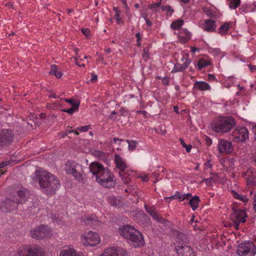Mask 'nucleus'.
I'll list each match as a JSON object with an SVG mask.
<instances>
[{
	"label": "nucleus",
	"mask_w": 256,
	"mask_h": 256,
	"mask_svg": "<svg viewBox=\"0 0 256 256\" xmlns=\"http://www.w3.org/2000/svg\"><path fill=\"white\" fill-rule=\"evenodd\" d=\"M241 201L243 202L244 203H246L248 202V199L245 196L241 195L240 198L239 199Z\"/></svg>",
	"instance_id": "c03bdc74"
},
{
	"label": "nucleus",
	"mask_w": 256,
	"mask_h": 256,
	"mask_svg": "<svg viewBox=\"0 0 256 256\" xmlns=\"http://www.w3.org/2000/svg\"><path fill=\"white\" fill-rule=\"evenodd\" d=\"M32 178L38 182L42 190L47 194H54L60 186L58 180L53 174L42 170H36Z\"/></svg>",
	"instance_id": "f257e3e1"
},
{
	"label": "nucleus",
	"mask_w": 256,
	"mask_h": 256,
	"mask_svg": "<svg viewBox=\"0 0 256 256\" xmlns=\"http://www.w3.org/2000/svg\"><path fill=\"white\" fill-rule=\"evenodd\" d=\"M210 64V61L208 58H200L198 62V67L199 70L206 67Z\"/></svg>",
	"instance_id": "c85d7f7f"
},
{
	"label": "nucleus",
	"mask_w": 256,
	"mask_h": 256,
	"mask_svg": "<svg viewBox=\"0 0 256 256\" xmlns=\"http://www.w3.org/2000/svg\"><path fill=\"white\" fill-rule=\"evenodd\" d=\"M50 74H54L58 78H60L62 76L61 72L58 70L56 65H52L51 66V70L50 72Z\"/></svg>",
	"instance_id": "c756f323"
},
{
	"label": "nucleus",
	"mask_w": 256,
	"mask_h": 256,
	"mask_svg": "<svg viewBox=\"0 0 256 256\" xmlns=\"http://www.w3.org/2000/svg\"><path fill=\"white\" fill-rule=\"evenodd\" d=\"M82 223L84 225H98V218L94 216H88L82 218Z\"/></svg>",
	"instance_id": "4be33fe9"
},
{
	"label": "nucleus",
	"mask_w": 256,
	"mask_h": 256,
	"mask_svg": "<svg viewBox=\"0 0 256 256\" xmlns=\"http://www.w3.org/2000/svg\"><path fill=\"white\" fill-rule=\"evenodd\" d=\"M114 11L115 12L114 18L116 24L120 26H123L124 24V22L122 20L124 16L120 14V11L116 7L114 8Z\"/></svg>",
	"instance_id": "5701e85b"
},
{
	"label": "nucleus",
	"mask_w": 256,
	"mask_h": 256,
	"mask_svg": "<svg viewBox=\"0 0 256 256\" xmlns=\"http://www.w3.org/2000/svg\"><path fill=\"white\" fill-rule=\"evenodd\" d=\"M44 252L38 246H25L20 247L17 256H43Z\"/></svg>",
	"instance_id": "6e6552de"
},
{
	"label": "nucleus",
	"mask_w": 256,
	"mask_h": 256,
	"mask_svg": "<svg viewBox=\"0 0 256 256\" xmlns=\"http://www.w3.org/2000/svg\"><path fill=\"white\" fill-rule=\"evenodd\" d=\"M136 37L137 38V40L138 42L140 41L141 38L140 34V33H137L136 34Z\"/></svg>",
	"instance_id": "680f3d73"
},
{
	"label": "nucleus",
	"mask_w": 256,
	"mask_h": 256,
	"mask_svg": "<svg viewBox=\"0 0 256 256\" xmlns=\"http://www.w3.org/2000/svg\"><path fill=\"white\" fill-rule=\"evenodd\" d=\"M208 79L210 80H215L216 79L215 76L212 74H208Z\"/></svg>",
	"instance_id": "8fccbe9b"
},
{
	"label": "nucleus",
	"mask_w": 256,
	"mask_h": 256,
	"mask_svg": "<svg viewBox=\"0 0 256 256\" xmlns=\"http://www.w3.org/2000/svg\"><path fill=\"white\" fill-rule=\"evenodd\" d=\"M212 178L204 179L203 180V182L205 181L207 185L210 184H211L212 180Z\"/></svg>",
	"instance_id": "864d4df0"
},
{
	"label": "nucleus",
	"mask_w": 256,
	"mask_h": 256,
	"mask_svg": "<svg viewBox=\"0 0 256 256\" xmlns=\"http://www.w3.org/2000/svg\"><path fill=\"white\" fill-rule=\"evenodd\" d=\"M200 201L199 198L197 196H195L190 200L189 204L193 210H195L197 208Z\"/></svg>",
	"instance_id": "cd10ccee"
},
{
	"label": "nucleus",
	"mask_w": 256,
	"mask_h": 256,
	"mask_svg": "<svg viewBox=\"0 0 256 256\" xmlns=\"http://www.w3.org/2000/svg\"><path fill=\"white\" fill-rule=\"evenodd\" d=\"M236 252L239 256H254L256 247L252 242H244L238 245Z\"/></svg>",
	"instance_id": "1a4fd4ad"
},
{
	"label": "nucleus",
	"mask_w": 256,
	"mask_h": 256,
	"mask_svg": "<svg viewBox=\"0 0 256 256\" xmlns=\"http://www.w3.org/2000/svg\"><path fill=\"white\" fill-rule=\"evenodd\" d=\"M145 20H146V24L148 25V26H152V23L150 22V20H149L148 18H146V17L144 18Z\"/></svg>",
	"instance_id": "052dcab7"
},
{
	"label": "nucleus",
	"mask_w": 256,
	"mask_h": 256,
	"mask_svg": "<svg viewBox=\"0 0 256 256\" xmlns=\"http://www.w3.org/2000/svg\"><path fill=\"white\" fill-rule=\"evenodd\" d=\"M146 212L156 220L158 222H162V218L160 217L157 214L156 212L152 208H148L146 206Z\"/></svg>",
	"instance_id": "bb28decb"
},
{
	"label": "nucleus",
	"mask_w": 256,
	"mask_h": 256,
	"mask_svg": "<svg viewBox=\"0 0 256 256\" xmlns=\"http://www.w3.org/2000/svg\"><path fill=\"white\" fill-rule=\"evenodd\" d=\"M160 2H158L156 3L152 4L150 5V8L154 10L155 8H158L160 6Z\"/></svg>",
	"instance_id": "a19ab883"
},
{
	"label": "nucleus",
	"mask_w": 256,
	"mask_h": 256,
	"mask_svg": "<svg viewBox=\"0 0 256 256\" xmlns=\"http://www.w3.org/2000/svg\"><path fill=\"white\" fill-rule=\"evenodd\" d=\"M180 38H184V40H182V41L185 42L190 38L191 36V34L190 32H189L186 30H181V31L180 32Z\"/></svg>",
	"instance_id": "7c9ffc66"
},
{
	"label": "nucleus",
	"mask_w": 256,
	"mask_h": 256,
	"mask_svg": "<svg viewBox=\"0 0 256 256\" xmlns=\"http://www.w3.org/2000/svg\"><path fill=\"white\" fill-rule=\"evenodd\" d=\"M175 199L178 200L180 201H182L184 200H189L191 196V194H182L176 192L174 194Z\"/></svg>",
	"instance_id": "393cba45"
},
{
	"label": "nucleus",
	"mask_w": 256,
	"mask_h": 256,
	"mask_svg": "<svg viewBox=\"0 0 256 256\" xmlns=\"http://www.w3.org/2000/svg\"><path fill=\"white\" fill-rule=\"evenodd\" d=\"M65 171L68 174L72 175L76 179L80 180L82 178L83 174L82 166L75 162H68L66 164Z\"/></svg>",
	"instance_id": "0eeeda50"
},
{
	"label": "nucleus",
	"mask_w": 256,
	"mask_h": 256,
	"mask_svg": "<svg viewBox=\"0 0 256 256\" xmlns=\"http://www.w3.org/2000/svg\"><path fill=\"white\" fill-rule=\"evenodd\" d=\"M232 22H228L224 23L222 26H221L218 30V32L220 35H224L226 34L228 30L232 26Z\"/></svg>",
	"instance_id": "b1692460"
},
{
	"label": "nucleus",
	"mask_w": 256,
	"mask_h": 256,
	"mask_svg": "<svg viewBox=\"0 0 256 256\" xmlns=\"http://www.w3.org/2000/svg\"><path fill=\"white\" fill-rule=\"evenodd\" d=\"M60 256H83L82 252H78L72 247H64L60 253Z\"/></svg>",
	"instance_id": "a211bd4d"
},
{
	"label": "nucleus",
	"mask_w": 256,
	"mask_h": 256,
	"mask_svg": "<svg viewBox=\"0 0 256 256\" xmlns=\"http://www.w3.org/2000/svg\"><path fill=\"white\" fill-rule=\"evenodd\" d=\"M101 241L100 235L96 232L88 231L81 236V242L85 246H95Z\"/></svg>",
	"instance_id": "423d86ee"
},
{
	"label": "nucleus",
	"mask_w": 256,
	"mask_h": 256,
	"mask_svg": "<svg viewBox=\"0 0 256 256\" xmlns=\"http://www.w3.org/2000/svg\"><path fill=\"white\" fill-rule=\"evenodd\" d=\"M218 149L219 152L221 153H230L232 152V150L231 143L228 141L222 140L219 141Z\"/></svg>",
	"instance_id": "f3484780"
},
{
	"label": "nucleus",
	"mask_w": 256,
	"mask_h": 256,
	"mask_svg": "<svg viewBox=\"0 0 256 256\" xmlns=\"http://www.w3.org/2000/svg\"><path fill=\"white\" fill-rule=\"evenodd\" d=\"M234 140L236 142H244L248 138V132L245 127L238 128L233 132Z\"/></svg>",
	"instance_id": "4468645a"
},
{
	"label": "nucleus",
	"mask_w": 256,
	"mask_h": 256,
	"mask_svg": "<svg viewBox=\"0 0 256 256\" xmlns=\"http://www.w3.org/2000/svg\"><path fill=\"white\" fill-rule=\"evenodd\" d=\"M28 196V191L24 188H20L14 195L12 200H6L0 206L2 211L10 212L16 209L18 204L25 202Z\"/></svg>",
	"instance_id": "7ed1b4c3"
},
{
	"label": "nucleus",
	"mask_w": 256,
	"mask_h": 256,
	"mask_svg": "<svg viewBox=\"0 0 256 256\" xmlns=\"http://www.w3.org/2000/svg\"><path fill=\"white\" fill-rule=\"evenodd\" d=\"M30 234L33 238L41 239L50 236L52 234V231L48 226H40L32 230Z\"/></svg>",
	"instance_id": "9b49d317"
},
{
	"label": "nucleus",
	"mask_w": 256,
	"mask_h": 256,
	"mask_svg": "<svg viewBox=\"0 0 256 256\" xmlns=\"http://www.w3.org/2000/svg\"><path fill=\"white\" fill-rule=\"evenodd\" d=\"M213 52L216 54H218L220 52V50L218 48H216V49H214Z\"/></svg>",
	"instance_id": "69168bd1"
},
{
	"label": "nucleus",
	"mask_w": 256,
	"mask_h": 256,
	"mask_svg": "<svg viewBox=\"0 0 256 256\" xmlns=\"http://www.w3.org/2000/svg\"><path fill=\"white\" fill-rule=\"evenodd\" d=\"M91 128L90 125H87L78 128L77 129L82 132H86Z\"/></svg>",
	"instance_id": "f704fd0d"
},
{
	"label": "nucleus",
	"mask_w": 256,
	"mask_h": 256,
	"mask_svg": "<svg viewBox=\"0 0 256 256\" xmlns=\"http://www.w3.org/2000/svg\"><path fill=\"white\" fill-rule=\"evenodd\" d=\"M8 164H10V162L8 161L0 163V169L4 168L6 166H8Z\"/></svg>",
	"instance_id": "37998d69"
},
{
	"label": "nucleus",
	"mask_w": 256,
	"mask_h": 256,
	"mask_svg": "<svg viewBox=\"0 0 256 256\" xmlns=\"http://www.w3.org/2000/svg\"><path fill=\"white\" fill-rule=\"evenodd\" d=\"M100 256H128V253L119 247H110L104 250Z\"/></svg>",
	"instance_id": "ddd939ff"
},
{
	"label": "nucleus",
	"mask_w": 256,
	"mask_h": 256,
	"mask_svg": "<svg viewBox=\"0 0 256 256\" xmlns=\"http://www.w3.org/2000/svg\"><path fill=\"white\" fill-rule=\"evenodd\" d=\"M184 24V22L182 20H178L171 24V28L174 30L178 29Z\"/></svg>",
	"instance_id": "473e14b6"
},
{
	"label": "nucleus",
	"mask_w": 256,
	"mask_h": 256,
	"mask_svg": "<svg viewBox=\"0 0 256 256\" xmlns=\"http://www.w3.org/2000/svg\"><path fill=\"white\" fill-rule=\"evenodd\" d=\"M182 61L184 62L182 64L178 63L174 64V68L172 71V72L184 71L188 67L191 62V60L188 58H182Z\"/></svg>",
	"instance_id": "6ab92c4d"
},
{
	"label": "nucleus",
	"mask_w": 256,
	"mask_h": 256,
	"mask_svg": "<svg viewBox=\"0 0 256 256\" xmlns=\"http://www.w3.org/2000/svg\"><path fill=\"white\" fill-rule=\"evenodd\" d=\"M175 249L178 256H195L193 249L186 244L178 242Z\"/></svg>",
	"instance_id": "f8f14e48"
},
{
	"label": "nucleus",
	"mask_w": 256,
	"mask_h": 256,
	"mask_svg": "<svg viewBox=\"0 0 256 256\" xmlns=\"http://www.w3.org/2000/svg\"><path fill=\"white\" fill-rule=\"evenodd\" d=\"M74 132V134L76 135H78V132H77L76 131H74V130H69V131H68V132L66 134H64L63 136H62V137H64V136H66L68 134V133H71V132Z\"/></svg>",
	"instance_id": "6e6d98bb"
},
{
	"label": "nucleus",
	"mask_w": 256,
	"mask_h": 256,
	"mask_svg": "<svg viewBox=\"0 0 256 256\" xmlns=\"http://www.w3.org/2000/svg\"><path fill=\"white\" fill-rule=\"evenodd\" d=\"M232 194L233 196L239 200L240 196V194L237 192H235L234 190H232Z\"/></svg>",
	"instance_id": "ea45409f"
},
{
	"label": "nucleus",
	"mask_w": 256,
	"mask_h": 256,
	"mask_svg": "<svg viewBox=\"0 0 256 256\" xmlns=\"http://www.w3.org/2000/svg\"><path fill=\"white\" fill-rule=\"evenodd\" d=\"M136 113L138 114H142L144 116H146L147 112L145 110H138L136 112Z\"/></svg>",
	"instance_id": "09e8293b"
},
{
	"label": "nucleus",
	"mask_w": 256,
	"mask_h": 256,
	"mask_svg": "<svg viewBox=\"0 0 256 256\" xmlns=\"http://www.w3.org/2000/svg\"><path fill=\"white\" fill-rule=\"evenodd\" d=\"M253 205H254V209L256 211V194H255L254 197Z\"/></svg>",
	"instance_id": "bf43d9fd"
},
{
	"label": "nucleus",
	"mask_w": 256,
	"mask_h": 256,
	"mask_svg": "<svg viewBox=\"0 0 256 256\" xmlns=\"http://www.w3.org/2000/svg\"><path fill=\"white\" fill-rule=\"evenodd\" d=\"M113 141L115 143H118V144H120V142L122 141V140L118 139V138H114Z\"/></svg>",
	"instance_id": "13d9d810"
},
{
	"label": "nucleus",
	"mask_w": 256,
	"mask_h": 256,
	"mask_svg": "<svg viewBox=\"0 0 256 256\" xmlns=\"http://www.w3.org/2000/svg\"><path fill=\"white\" fill-rule=\"evenodd\" d=\"M64 100L71 104L73 106H75L76 107H78L79 105V103L77 102H74L72 100V99H64Z\"/></svg>",
	"instance_id": "e433bc0d"
},
{
	"label": "nucleus",
	"mask_w": 256,
	"mask_h": 256,
	"mask_svg": "<svg viewBox=\"0 0 256 256\" xmlns=\"http://www.w3.org/2000/svg\"><path fill=\"white\" fill-rule=\"evenodd\" d=\"M142 180L143 181H146L148 180V176L146 175H144L143 176H142Z\"/></svg>",
	"instance_id": "338daca9"
},
{
	"label": "nucleus",
	"mask_w": 256,
	"mask_h": 256,
	"mask_svg": "<svg viewBox=\"0 0 256 256\" xmlns=\"http://www.w3.org/2000/svg\"><path fill=\"white\" fill-rule=\"evenodd\" d=\"M162 10H165L168 12H170V14H172L174 12V10L170 6H162Z\"/></svg>",
	"instance_id": "c9c22d12"
},
{
	"label": "nucleus",
	"mask_w": 256,
	"mask_h": 256,
	"mask_svg": "<svg viewBox=\"0 0 256 256\" xmlns=\"http://www.w3.org/2000/svg\"><path fill=\"white\" fill-rule=\"evenodd\" d=\"M119 233L126 239L130 245L134 248L140 246L144 244L142 234L132 226H124L119 229Z\"/></svg>",
	"instance_id": "20e7f679"
},
{
	"label": "nucleus",
	"mask_w": 256,
	"mask_h": 256,
	"mask_svg": "<svg viewBox=\"0 0 256 256\" xmlns=\"http://www.w3.org/2000/svg\"><path fill=\"white\" fill-rule=\"evenodd\" d=\"M184 148H186V151L187 152H190L192 148V146L190 144H184Z\"/></svg>",
	"instance_id": "de8ad7c7"
},
{
	"label": "nucleus",
	"mask_w": 256,
	"mask_h": 256,
	"mask_svg": "<svg viewBox=\"0 0 256 256\" xmlns=\"http://www.w3.org/2000/svg\"><path fill=\"white\" fill-rule=\"evenodd\" d=\"M97 78H98L97 75L92 73V74L90 81L92 82H94L97 80Z\"/></svg>",
	"instance_id": "49530a36"
},
{
	"label": "nucleus",
	"mask_w": 256,
	"mask_h": 256,
	"mask_svg": "<svg viewBox=\"0 0 256 256\" xmlns=\"http://www.w3.org/2000/svg\"><path fill=\"white\" fill-rule=\"evenodd\" d=\"M164 198L168 202H170V201L172 200L175 199L174 194L170 197H166Z\"/></svg>",
	"instance_id": "3c124183"
},
{
	"label": "nucleus",
	"mask_w": 256,
	"mask_h": 256,
	"mask_svg": "<svg viewBox=\"0 0 256 256\" xmlns=\"http://www.w3.org/2000/svg\"><path fill=\"white\" fill-rule=\"evenodd\" d=\"M174 110L176 112H177V113H178V106H174Z\"/></svg>",
	"instance_id": "774afa93"
},
{
	"label": "nucleus",
	"mask_w": 256,
	"mask_h": 256,
	"mask_svg": "<svg viewBox=\"0 0 256 256\" xmlns=\"http://www.w3.org/2000/svg\"><path fill=\"white\" fill-rule=\"evenodd\" d=\"M247 6H242L240 8V10H241V13H245L248 10H246L247 8Z\"/></svg>",
	"instance_id": "5fc2aeb1"
},
{
	"label": "nucleus",
	"mask_w": 256,
	"mask_h": 256,
	"mask_svg": "<svg viewBox=\"0 0 256 256\" xmlns=\"http://www.w3.org/2000/svg\"><path fill=\"white\" fill-rule=\"evenodd\" d=\"M78 110V107H75V108H70V109H68V110H63L62 111L63 112H66L69 114H72L75 110Z\"/></svg>",
	"instance_id": "4c0bfd02"
},
{
	"label": "nucleus",
	"mask_w": 256,
	"mask_h": 256,
	"mask_svg": "<svg viewBox=\"0 0 256 256\" xmlns=\"http://www.w3.org/2000/svg\"><path fill=\"white\" fill-rule=\"evenodd\" d=\"M240 0H228V4L230 9H236L240 4Z\"/></svg>",
	"instance_id": "2f4dec72"
},
{
	"label": "nucleus",
	"mask_w": 256,
	"mask_h": 256,
	"mask_svg": "<svg viewBox=\"0 0 256 256\" xmlns=\"http://www.w3.org/2000/svg\"><path fill=\"white\" fill-rule=\"evenodd\" d=\"M204 12H206L208 16L212 18V12L208 8H206Z\"/></svg>",
	"instance_id": "79ce46f5"
},
{
	"label": "nucleus",
	"mask_w": 256,
	"mask_h": 256,
	"mask_svg": "<svg viewBox=\"0 0 256 256\" xmlns=\"http://www.w3.org/2000/svg\"><path fill=\"white\" fill-rule=\"evenodd\" d=\"M248 68L251 72H254L256 70V66L249 64L248 65Z\"/></svg>",
	"instance_id": "603ef678"
},
{
	"label": "nucleus",
	"mask_w": 256,
	"mask_h": 256,
	"mask_svg": "<svg viewBox=\"0 0 256 256\" xmlns=\"http://www.w3.org/2000/svg\"><path fill=\"white\" fill-rule=\"evenodd\" d=\"M246 214L242 210H235L232 215V220L234 222V226L238 229L239 224L245 222Z\"/></svg>",
	"instance_id": "2eb2a0df"
},
{
	"label": "nucleus",
	"mask_w": 256,
	"mask_h": 256,
	"mask_svg": "<svg viewBox=\"0 0 256 256\" xmlns=\"http://www.w3.org/2000/svg\"><path fill=\"white\" fill-rule=\"evenodd\" d=\"M89 168L96 180L102 186L110 188L115 186L114 177L108 168H104L98 162H94L90 164Z\"/></svg>",
	"instance_id": "f03ea898"
},
{
	"label": "nucleus",
	"mask_w": 256,
	"mask_h": 256,
	"mask_svg": "<svg viewBox=\"0 0 256 256\" xmlns=\"http://www.w3.org/2000/svg\"><path fill=\"white\" fill-rule=\"evenodd\" d=\"M121 1L122 2V5L124 6V8L126 9V13L128 14L130 11V9L126 3L127 0H121Z\"/></svg>",
	"instance_id": "58836bf2"
},
{
	"label": "nucleus",
	"mask_w": 256,
	"mask_h": 256,
	"mask_svg": "<svg viewBox=\"0 0 256 256\" xmlns=\"http://www.w3.org/2000/svg\"><path fill=\"white\" fill-rule=\"evenodd\" d=\"M210 88V85L204 81H197L194 84V88L200 91L208 90Z\"/></svg>",
	"instance_id": "412c9836"
},
{
	"label": "nucleus",
	"mask_w": 256,
	"mask_h": 256,
	"mask_svg": "<svg viewBox=\"0 0 256 256\" xmlns=\"http://www.w3.org/2000/svg\"><path fill=\"white\" fill-rule=\"evenodd\" d=\"M162 82L164 84H168L169 80L167 78H164L162 80Z\"/></svg>",
	"instance_id": "4d7b16f0"
},
{
	"label": "nucleus",
	"mask_w": 256,
	"mask_h": 256,
	"mask_svg": "<svg viewBox=\"0 0 256 256\" xmlns=\"http://www.w3.org/2000/svg\"><path fill=\"white\" fill-rule=\"evenodd\" d=\"M115 162L118 168L120 170V174L124 183H128L131 180V178L129 177V174H128L124 172V170L126 168V164L122 158L118 154L114 156Z\"/></svg>",
	"instance_id": "9d476101"
},
{
	"label": "nucleus",
	"mask_w": 256,
	"mask_h": 256,
	"mask_svg": "<svg viewBox=\"0 0 256 256\" xmlns=\"http://www.w3.org/2000/svg\"><path fill=\"white\" fill-rule=\"evenodd\" d=\"M49 96L52 98H56V94L54 92L50 93Z\"/></svg>",
	"instance_id": "0e129e2a"
},
{
	"label": "nucleus",
	"mask_w": 256,
	"mask_h": 256,
	"mask_svg": "<svg viewBox=\"0 0 256 256\" xmlns=\"http://www.w3.org/2000/svg\"><path fill=\"white\" fill-rule=\"evenodd\" d=\"M90 152L92 156L99 159H104L106 156L104 152L98 150L92 149L90 150Z\"/></svg>",
	"instance_id": "a878e982"
},
{
	"label": "nucleus",
	"mask_w": 256,
	"mask_h": 256,
	"mask_svg": "<svg viewBox=\"0 0 256 256\" xmlns=\"http://www.w3.org/2000/svg\"><path fill=\"white\" fill-rule=\"evenodd\" d=\"M81 31L84 36H88L90 30L88 29L82 28Z\"/></svg>",
	"instance_id": "a18cd8bd"
},
{
	"label": "nucleus",
	"mask_w": 256,
	"mask_h": 256,
	"mask_svg": "<svg viewBox=\"0 0 256 256\" xmlns=\"http://www.w3.org/2000/svg\"><path fill=\"white\" fill-rule=\"evenodd\" d=\"M234 126L236 122L230 116L219 118L212 125V130L218 133H225L230 131Z\"/></svg>",
	"instance_id": "39448f33"
},
{
	"label": "nucleus",
	"mask_w": 256,
	"mask_h": 256,
	"mask_svg": "<svg viewBox=\"0 0 256 256\" xmlns=\"http://www.w3.org/2000/svg\"><path fill=\"white\" fill-rule=\"evenodd\" d=\"M249 185L256 186V171L252 168H248L244 174Z\"/></svg>",
	"instance_id": "dca6fc26"
},
{
	"label": "nucleus",
	"mask_w": 256,
	"mask_h": 256,
	"mask_svg": "<svg viewBox=\"0 0 256 256\" xmlns=\"http://www.w3.org/2000/svg\"><path fill=\"white\" fill-rule=\"evenodd\" d=\"M126 142L128 144V150H134L137 146V142L132 140H126Z\"/></svg>",
	"instance_id": "72a5a7b5"
},
{
	"label": "nucleus",
	"mask_w": 256,
	"mask_h": 256,
	"mask_svg": "<svg viewBox=\"0 0 256 256\" xmlns=\"http://www.w3.org/2000/svg\"><path fill=\"white\" fill-rule=\"evenodd\" d=\"M116 114V112L114 111H113L110 115V118L114 120H115L116 118H114V115Z\"/></svg>",
	"instance_id": "e2e57ef3"
},
{
	"label": "nucleus",
	"mask_w": 256,
	"mask_h": 256,
	"mask_svg": "<svg viewBox=\"0 0 256 256\" xmlns=\"http://www.w3.org/2000/svg\"><path fill=\"white\" fill-rule=\"evenodd\" d=\"M202 28L208 32H214L216 30V25L215 22L212 20H204V22L201 24Z\"/></svg>",
	"instance_id": "aec40b11"
}]
</instances>
